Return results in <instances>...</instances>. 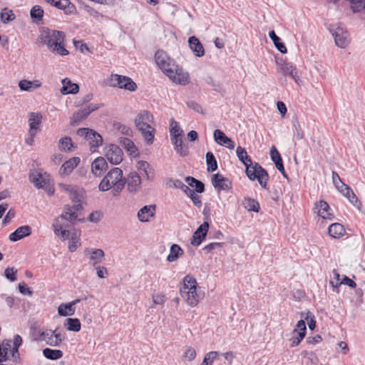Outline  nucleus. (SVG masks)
Instances as JSON below:
<instances>
[{"label": "nucleus", "instance_id": "1", "mask_svg": "<svg viewBox=\"0 0 365 365\" xmlns=\"http://www.w3.org/2000/svg\"><path fill=\"white\" fill-rule=\"evenodd\" d=\"M64 41L63 32L49 29H43L38 38L39 43L46 45L51 52L61 56L68 54V51L64 46Z\"/></svg>", "mask_w": 365, "mask_h": 365}, {"label": "nucleus", "instance_id": "2", "mask_svg": "<svg viewBox=\"0 0 365 365\" xmlns=\"http://www.w3.org/2000/svg\"><path fill=\"white\" fill-rule=\"evenodd\" d=\"M125 183V178H123L122 170L119 168H114L102 179L98 188L103 192L111 190L113 195L118 196L124 188Z\"/></svg>", "mask_w": 365, "mask_h": 365}, {"label": "nucleus", "instance_id": "3", "mask_svg": "<svg viewBox=\"0 0 365 365\" xmlns=\"http://www.w3.org/2000/svg\"><path fill=\"white\" fill-rule=\"evenodd\" d=\"M180 296L190 307H195L203 299L204 293L197 288L196 279L191 275H186L180 289Z\"/></svg>", "mask_w": 365, "mask_h": 365}, {"label": "nucleus", "instance_id": "4", "mask_svg": "<svg viewBox=\"0 0 365 365\" xmlns=\"http://www.w3.org/2000/svg\"><path fill=\"white\" fill-rule=\"evenodd\" d=\"M135 125L143 137H154L155 123L153 114L146 110H140L136 115Z\"/></svg>", "mask_w": 365, "mask_h": 365}, {"label": "nucleus", "instance_id": "5", "mask_svg": "<svg viewBox=\"0 0 365 365\" xmlns=\"http://www.w3.org/2000/svg\"><path fill=\"white\" fill-rule=\"evenodd\" d=\"M165 70H161L173 83L187 85L190 82L189 73L180 67L174 60L171 59L165 64Z\"/></svg>", "mask_w": 365, "mask_h": 365}, {"label": "nucleus", "instance_id": "6", "mask_svg": "<svg viewBox=\"0 0 365 365\" xmlns=\"http://www.w3.org/2000/svg\"><path fill=\"white\" fill-rule=\"evenodd\" d=\"M165 70H161L173 83L187 85L190 82L189 73L180 67L174 60L171 59L165 64Z\"/></svg>", "mask_w": 365, "mask_h": 365}, {"label": "nucleus", "instance_id": "7", "mask_svg": "<svg viewBox=\"0 0 365 365\" xmlns=\"http://www.w3.org/2000/svg\"><path fill=\"white\" fill-rule=\"evenodd\" d=\"M32 338L34 341L44 342L51 346H58L64 339L60 333L48 329H34L32 332Z\"/></svg>", "mask_w": 365, "mask_h": 365}, {"label": "nucleus", "instance_id": "8", "mask_svg": "<svg viewBox=\"0 0 365 365\" xmlns=\"http://www.w3.org/2000/svg\"><path fill=\"white\" fill-rule=\"evenodd\" d=\"M245 173L250 180H257L262 187H267L269 175L267 172L259 163H255L252 165L247 166Z\"/></svg>", "mask_w": 365, "mask_h": 365}, {"label": "nucleus", "instance_id": "9", "mask_svg": "<svg viewBox=\"0 0 365 365\" xmlns=\"http://www.w3.org/2000/svg\"><path fill=\"white\" fill-rule=\"evenodd\" d=\"M110 81L112 86L124 88L130 91H135L137 88L136 83L130 78L125 76L112 74Z\"/></svg>", "mask_w": 365, "mask_h": 365}, {"label": "nucleus", "instance_id": "10", "mask_svg": "<svg viewBox=\"0 0 365 365\" xmlns=\"http://www.w3.org/2000/svg\"><path fill=\"white\" fill-rule=\"evenodd\" d=\"M306 324L303 319L298 321L296 328L292 331V336L289 339L290 346H298L306 336Z\"/></svg>", "mask_w": 365, "mask_h": 365}, {"label": "nucleus", "instance_id": "11", "mask_svg": "<svg viewBox=\"0 0 365 365\" xmlns=\"http://www.w3.org/2000/svg\"><path fill=\"white\" fill-rule=\"evenodd\" d=\"M105 155L108 160L113 165L120 163L123 159V153L121 148L114 144H110L105 148Z\"/></svg>", "mask_w": 365, "mask_h": 365}, {"label": "nucleus", "instance_id": "12", "mask_svg": "<svg viewBox=\"0 0 365 365\" xmlns=\"http://www.w3.org/2000/svg\"><path fill=\"white\" fill-rule=\"evenodd\" d=\"M84 255L88 259L89 264L93 267L101 263L105 258V253L101 249L86 248Z\"/></svg>", "mask_w": 365, "mask_h": 365}, {"label": "nucleus", "instance_id": "13", "mask_svg": "<svg viewBox=\"0 0 365 365\" xmlns=\"http://www.w3.org/2000/svg\"><path fill=\"white\" fill-rule=\"evenodd\" d=\"M29 180L36 188H46L49 184L50 175L46 173L34 171L30 173Z\"/></svg>", "mask_w": 365, "mask_h": 365}, {"label": "nucleus", "instance_id": "14", "mask_svg": "<svg viewBox=\"0 0 365 365\" xmlns=\"http://www.w3.org/2000/svg\"><path fill=\"white\" fill-rule=\"evenodd\" d=\"M100 107L96 104H90L86 108L80 109L75 112L70 118V123L72 125H77L83 119L86 118L91 112L96 110Z\"/></svg>", "mask_w": 365, "mask_h": 365}, {"label": "nucleus", "instance_id": "15", "mask_svg": "<svg viewBox=\"0 0 365 365\" xmlns=\"http://www.w3.org/2000/svg\"><path fill=\"white\" fill-rule=\"evenodd\" d=\"M197 138H171L175 150L180 156H187L189 153V142L195 141Z\"/></svg>", "mask_w": 365, "mask_h": 365}, {"label": "nucleus", "instance_id": "16", "mask_svg": "<svg viewBox=\"0 0 365 365\" xmlns=\"http://www.w3.org/2000/svg\"><path fill=\"white\" fill-rule=\"evenodd\" d=\"M336 44L340 48H345L349 43V34L342 27L330 29Z\"/></svg>", "mask_w": 365, "mask_h": 365}, {"label": "nucleus", "instance_id": "17", "mask_svg": "<svg viewBox=\"0 0 365 365\" xmlns=\"http://www.w3.org/2000/svg\"><path fill=\"white\" fill-rule=\"evenodd\" d=\"M212 183L214 187L218 190H228L232 187L231 181L220 173L213 175Z\"/></svg>", "mask_w": 365, "mask_h": 365}, {"label": "nucleus", "instance_id": "18", "mask_svg": "<svg viewBox=\"0 0 365 365\" xmlns=\"http://www.w3.org/2000/svg\"><path fill=\"white\" fill-rule=\"evenodd\" d=\"M108 169V163L103 157L96 158L91 163V173L96 177H101Z\"/></svg>", "mask_w": 365, "mask_h": 365}, {"label": "nucleus", "instance_id": "19", "mask_svg": "<svg viewBox=\"0 0 365 365\" xmlns=\"http://www.w3.org/2000/svg\"><path fill=\"white\" fill-rule=\"evenodd\" d=\"M209 229L207 222H204L197 230L193 233L191 239V244L194 246H198L201 244L202 240L205 237Z\"/></svg>", "mask_w": 365, "mask_h": 365}, {"label": "nucleus", "instance_id": "20", "mask_svg": "<svg viewBox=\"0 0 365 365\" xmlns=\"http://www.w3.org/2000/svg\"><path fill=\"white\" fill-rule=\"evenodd\" d=\"M60 220H54L52 227L54 233L63 241L66 240L70 237V232L68 230V223H59Z\"/></svg>", "mask_w": 365, "mask_h": 365}, {"label": "nucleus", "instance_id": "21", "mask_svg": "<svg viewBox=\"0 0 365 365\" xmlns=\"http://www.w3.org/2000/svg\"><path fill=\"white\" fill-rule=\"evenodd\" d=\"M80 163V158L78 157H73L69 160H66L63 164L61 166L59 169V175L61 177H66L69 175L73 169L77 167V165Z\"/></svg>", "mask_w": 365, "mask_h": 365}, {"label": "nucleus", "instance_id": "22", "mask_svg": "<svg viewBox=\"0 0 365 365\" xmlns=\"http://www.w3.org/2000/svg\"><path fill=\"white\" fill-rule=\"evenodd\" d=\"M125 181L127 183V190L130 192H136L140 187L141 178L135 172L130 173L127 179H125Z\"/></svg>", "mask_w": 365, "mask_h": 365}, {"label": "nucleus", "instance_id": "23", "mask_svg": "<svg viewBox=\"0 0 365 365\" xmlns=\"http://www.w3.org/2000/svg\"><path fill=\"white\" fill-rule=\"evenodd\" d=\"M28 120L29 122V133L31 137H34L36 134V130L39 128V125L42 120V115L40 113L31 112L28 115Z\"/></svg>", "mask_w": 365, "mask_h": 365}, {"label": "nucleus", "instance_id": "24", "mask_svg": "<svg viewBox=\"0 0 365 365\" xmlns=\"http://www.w3.org/2000/svg\"><path fill=\"white\" fill-rule=\"evenodd\" d=\"M80 299H76L67 304H61L58 307V314L62 317L73 315L76 312L75 305L80 302Z\"/></svg>", "mask_w": 365, "mask_h": 365}, {"label": "nucleus", "instance_id": "25", "mask_svg": "<svg viewBox=\"0 0 365 365\" xmlns=\"http://www.w3.org/2000/svg\"><path fill=\"white\" fill-rule=\"evenodd\" d=\"M156 206L155 205H145L138 212V217L140 222H148L150 217L155 215Z\"/></svg>", "mask_w": 365, "mask_h": 365}, {"label": "nucleus", "instance_id": "26", "mask_svg": "<svg viewBox=\"0 0 365 365\" xmlns=\"http://www.w3.org/2000/svg\"><path fill=\"white\" fill-rule=\"evenodd\" d=\"M31 233V227L28 225H24L17 228L14 232L9 235V240L12 242H16L26 236L30 235Z\"/></svg>", "mask_w": 365, "mask_h": 365}, {"label": "nucleus", "instance_id": "27", "mask_svg": "<svg viewBox=\"0 0 365 365\" xmlns=\"http://www.w3.org/2000/svg\"><path fill=\"white\" fill-rule=\"evenodd\" d=\"M136 168L138 171L143 172L147 180H152L154 178V170L147 161H138L136 163Z\"/></svg>", "mask_w": 365, "mask_h": 365}, {"label": "nucleus", "instance_id": "28", "mask_svg": "<svg viewBox=\"0 0 365 365\" xmlns=\"http://www.w3.org/2000/svg\"><path fill=\"white\" fill-rule=\"evenodd\" d=\"M77 217L78 215L75 212V210L70 208L69 205H66L64 207L63 213L55 220H60L59 223H65L63 222L64 220L73 223L74 221L76 220Z\"/></svg>", "mask_w": 365, "mask_h": 365}, {"label": "nucleus", "instance_id": "29", "mask_svg": "<svg viewBox=\"0 0 365 365\" xmlns=\"http://www.w3.org/2000/svg\"><path fill=\"white\" fill-rule=\"evenodd\" d=\"M63 86L61 88V93L63 95L66 94H76L78 92L79 86L76 83H71V81L66 78L62 80Z\"/></svg>", "mask_w": 365, "mask_h": 365}, {"label": "nucleus", "instance_id": "30", "mask_svg": "<svg viewBox=\"0 0 365 365\" xmlns=\"http://www.w3.org/2000/svg\"><path fill=\"white\" fill-rule=\"evenodd\" d=\"M188 43L191 50L197 57L204 56L205 51L202 44L195 36H191L188 39Z\"/></svg>", "mask_w": 365, "mask_h": 365}, {"label": "nucleus", "instance_id": "31", "mask_svg": "<svg viewBox=\"0 0 365 365\" xmlns=\"http://www.w3.org/2000/svg\"><path fill=\"white\" fill-rule=\"evenodd\" d=\"M171 60V58L168 56V54L162 50H158L155 54V61L158 66L161 70H165V64L168 63Z\"/></svg>", "mask_w": 365, "mask_h": 365}, {"label": "nucleus", "instance_id": "32", "mask_svg": "<svg viewBox=\"0 0 365 365\" xmlns=\"http://www.w3.org/2000/svg\"><path fill=\"white\" fill-rule=\"evenodd\" d=\"M316 209L317 210L318 215L321 216L324 219H331L332 214H331L329 210L330 209L328 203L324 200H321L316 205Z\"/></svg>", "mask_w": 365, "mask_h": 365}, {"label": "nucleus", "instance_id": "33", "mask_svg": "<svg viewBox=\"0 0 365 365\" xmlns=\"http://www.w3.org/2000/svg\"><path fill=\"white\" fill-rule=\"evenodd\" d=\"M184 254L183 250L177 244L171 245L170 253L167 257V260L170 262H173Z\"/></svg>", "mask_w": 365, "mask_h": 365}, {"label": "nucleus", "instance_id": "34", "mask_svg": "<svg viewBox=\"0 0 365 365\" xmlns=\"http://www.w3.org/2000/svg\"><path fill=\"white\" fill-rule=\"evenodd\" d=\"M63 326L68 331L78 332L81 330V324L77 318H67L63 322Z\"/></svg>", "mask_w": 365, "mask_h": 365}, {"label": "nucleus", "instance_id": "35", "mask_svg": "<svg viewBox=\"0 0 365 365\" xmlns=\"http://www.w3.org/2000/svg\"><path fill=\"white\" fill-rule=\"evenodd\" d=\"M279 71L284 76H290L296 83H298L299 77L297 74L296 68L292 65L289 63L282 64Z\"/></svg>", "mask_w": 365, "mask_h": 365}, {"label": "nucleus", "instance_id": "36", "mask_svg": "<svg viewBox=\"0 0 365 365\" xmlns=\"http://www.w3.org/2000/svg\"><path fill=\"white\" fill-rule=\"evenodd\" d=\"M345 229L340 223H333L329 227V234L334 238H339L344 235Z\"/></svg>", "mask_w": 365, "mask_h": 365}, {"label": "nucleus", "instance_id": "37", "mask_svg": "<svg viewBox=\"0 0 365 365\" xmlns=\"http://www.w3.org/2000/svg\"><path fill=\"white\" fill-rule=\"evenodd\" d=\"M113 130L115 132V134H120L127 136L132 135L133 131L132 129L119 122H115L113 123Z\"/></svg>", "mask_w": 365, "mask_h": 365}, {"label": "nucleus", "instance_id": "38", "mask_svg": "<svg viewBox=\"0 0 365 365\" xmlns=\"http://www.w3.org/2000/svg\"><path fill=\"white\" fill-rule=\"evenodd\" d=\"M122 143L129 155L133 157L138 155L139 153L138 148L130 138H123Z\"/></svg>", "mask_w": 365, "mask_h": 365}, {"label": "nucleus", "instance_id": "39", "mask_svg": "<svg viewBox=\"0 0 365 365\" xmlns=\"http://www.w3.org/2000/svg\"><path fill=\"white\" fill-rule=\"evenodd\" d=\"M242 205L248 211L255 212H258L260 208L259 202L250 197H245L242 201Z\"/></svg>", "mask_w": 365, "mask_h": 365}, {"label": "nucleus", "instance_id": "40", "mask_svg": "<svg viewBox=\"0 0 365 365\" xmlns=\"http://www.w3.org/2000/svg\"><path fill=\"white\" fill-rule=\"evenodd\" d=\"M43 356L51 360H57L63 356V351L58 349L46 348L43 350Z\"/></svg>", "mask_w": 365, "mask_h": 365}, {"label": "nucleus", "instance_id": "41", "mask_svg": "<svg viewBox=\"0 0 365 365\" xmlns=\"http://www.w3.org/2000/svg\"><path fill=\"white\" fill-rule=\"evenodd\" d=\"M269 38L272 40L275 47L280 51L282 53H286L287 50L285 45L282 43L280 41V38L278 37L274 31H271L269 33Z\"/></svg>", "mask_w": 365, "mask_h": 365}, {"label": "nucleus", "instance_id": "42", "mask_svg": "<svg viewBox=\"0 0 365 365\" xmlns=\"http://www.w3.org/2000/svg\"><path fill=\"white\" fill-rule=\"evenodd\" d=\"M343 195H344L346 198L349 199V202L356 207L358 209H360L361 202L358 200L356 195L354 193L353 190L348 186V190H344V192H341Z\"/></svg>", "mask_w": 365, "mask_h": 365}, {"label": "nucleus", "instance_id": "43", "mask_svg": "<svg viewBox=\"0 0 365 365\" xmlns=\"http://www.w3.org/2000/svg\"><path fill=\"white\" fill-rule=\"evenodd\" d=\"M186 182L189 186L195 187V190L198 193H202L205 190L204 184L192 177H187L185 178Z\"/></svg>", "mask_w": 365, "mask_h": 365}, {"label": "nucleus", "instance_id": "44", "mask_svg": "<svg viewBox=\"0 0 365 365\" xmlns=\"http://www.w3.org/2000/svg\"><path fill=\"white\" fill-rule=\"evenodd\" d=\"M1 21L3 24H8L9 22L15 19L16 16L13 11L6 7L4 8L0 13Z\"/></svg>", "mask_w": 365, "mask_h": 365}, {"label": "nucleus", "instance_id": "45", "mask_svg": "<svg viewBox=\"0 0 365 365\" xmlns=\"http://www.w3.org/2000/svg\"><path fill=\"white\" fill-rule=\"evenodd\" d=\"M58 147L61 150L66 152H71L75 148V145L72 142V138H61Z\"/></svg>", "mask_w": 365, "mask_h": 365}, {"label": "nucleus", "instance_id": "46", "mask_svg": "<svg viewBox=\"0 0 365 365\" xmlns=\"http://www.w3.org/2000/svg\"><path fill=\"white\" fill-rule=\"evenodd\" d=\"M332 180L336 188L340 192H344V190H348V185L344 184L340 179L339 175L334 171L332 172Z\"/></svg>", "mask_w": 365, "mask_h": 365}, {"label": "nucleus", "instance_id": "47", "mask_svg": "<svg viewBox=\"0 0 365 365\" xmlns=\"http://www.w3.org/2000/svg\"><path fill=\"white\" fill-rule=\"evenodd\" d=\"M206 161L207 165V171L213 172L217 170V164L214 155L211 152L206 154Z\"/></svg>", "mask_w": 365, "mask_h": 365}, {"label": "nucleus", "instance_id": "48", "mask_svg": "<svg viewBox=\"0 0 365 365\" xmlns=\"http://www.w3.org/2000/svg\"><path fill=\"white\" fill-rule=\"evenodd\" d=\"M329 284L332 286L334 289L338 288L342 284L348 285L351 288H354L356 286L355 282H354L352 279H349L346 276H344L343 279L340 282H336V284H334V281L331 279L330 280Z\"/></svg>", "mask_w": 365, "mask_h": 365}, {"label": "nucleus", "instance_id": "49", "mask_svg": "<svg viewBox=\"0 0 365 365\" xmlns=\"http://www.w3.org/2000/svg\"><path fill=\"white\" fill-rule=\"evenodd\" d=\"M77 135L79 137H102L95 130L86 128H79L77 130Z\"/></svg>", "mask_w": 365, "mask_h": 365}, {"label": "nucleus", "instance_id": "50", "mask_svg": "<svg viewBox=\"0 0 365 365\" xmlns=\"http://www.w3.org/2000/svg\"><path fill=\"white\" fill-rule=\"evenodd\" d=\"M48 4L56 7L58 9H65L70 4H71L69 0H44Z\"/></svg>", "mask_w": 365, "mask_h": 365}, {"label": "nucleus", "instance_id": "51", "mask_svg": "<svg viewBox=\"0 0 365 365\" xmlns=\"http://www.w3.org/2000/svg\"><path fill=\"white\" fill-rule=\"evenodd\" d=\"M170 126V133L171 137H180L182 135V130L180 129L175 120L171 119Z\"/></svg>", "mask_w": 365, "mask_h": 365}, {"label": "nucleus", "instance_id": "52", "mask_svg": "<svg viewBox=\"0 0 365 365\" xmlns=\"http://www.w3.org/2000/svg\"><path fill=\"white\" fill-rule=\"evenodd\" d=\"M80 245V239L77 232H75L71 236L69 242H68V250L70 252H75L77 247Z\"/></svg>", "mask_w": 365, "mask_h": 365}, {"label": "nucleus", "instance_id": "53", "mask_svg": "<svg viewBox=\"0 0 365 365\" xmlns=\"http://www.w3.org/2000/svg\"><path fill=\"white\" fill-rule=\"evenodd\" d=\"M83 9L86 14L95 19L103 18L104 16L98 10L91 6L86 4L84 6Z\"/></svg>", "mask_w": 365, "mask_h": 365}, {"label": "nucleus", "instance_id": "54", "mask_svg": "<svg viewBox=\"0 0 365 365\" xmlns=\"http://www.w3.org/2000/svg\"><path fill=\"white\" fill-rule=\"evenodd\" d=\"M301 317H304L305 320L307 321L309 328L311 330H313L315 328L316 321L314 319V316L310 312H307L306 314H304L303 312L301 313Z\"/></svg>", "mask_w": 365, "mask_h": 365}, {"label": "nucleus", "instance_id": "55", "mask_svg": "<svg viewBox=\"0 0 365 365\" xmlns=\"http://www.w3.org/2000/svg\"><path fill=\"white\" fill-rule=\"evenodd\" d=\"M31 16L33 19L41 20L43 16V10L40 6L36 5L31 10Z\"/></svg>", "mask_w": 365, "mask_h": 365}, {"label": "nucleus", "instance_id": "56", "mask_svg": "<svg viewBox=\"0 0 365 365\" xmlns=\"http://www.w3.org/2000/svg\"><path fill=\"white\" fill-rule=\"evenodd\" d=\"M215 142L220 145L225 146L230 149H233L235 143L231 138H215Z\"/></svg>", "mask_w": 365, "mask_h": 365}, {"label": "nucleus", "instance_id": "57", "mask_svg": "<svg viewBox=\"0 0 365 365\" xmlns=\"http://www.w3.org/2000/svg\"><path fill=\"white\" fill-rule=\"evenodd\" d=\"M89 141L90 150L92 153L96 151V149L103 145V138H90Z\"/></svg>", "mask_w": 365, "mask_h": 365}, {"label": "nucleus", "instance_id": "58", "mask_svg": "<svg viewBox=\"0 0 365 365\" xmlns=\"http://www.w3.org/2000/svg\"><path fill=\"white\" fill-rule=\"evenodd\" d=\"M188 197L192 200L193 204L197 206V207H201L202 206V200L200 195L196 194L195 191L192 190L191 191V193H189L187 195Z\"/></svg>", "mask_w": 365, "mask_h": 365}, {"label": "nucleus", "instance_id": "59", "mask_svg": "<svg viewBox=\"0 0 365 365\" xmlns=\"http://www.w3.org/2000/svg\"><path fill=\"white\" fill-rule=\"evenodd\" d=\"M17 271L14 267H7L4 271L5 277L11 282L16 279V274Z\"/></svg>", "mask_w": 365, "mask_h": 365}, {"label": "nucleus", "instance_id": "60", "mask_svg": "<svg viewBox=\"0 0 365 365\" xmlns=\"http://www.w3.org/2000/svg\"><path fill=\"white\" fill-rule=\"evenodd\" d=\"M269 154L272 160L274 163H277V162H280L282 160L279 153L277 151V148L274 146H272L271 148Z\"/></svg>", "mask_w": 365, "mask_h": 365}, {"label": "nucleus", "instance_id": "61", "mask_svg": "<svg viewBox=\"0 0 365 365\" xmlns=\"http://www.w3.org/2000/svg\"><path fill=\"white\" fill-rule=\"evenodd\" d=\"M19 86L21 91H31L32 89V83L31 81L21 80L19 83Z\"/></svg>", "mask_w": 365, "mask_h": 365}, {"label": "nucleus", "instance_id": "62", "mask_svg": "<svg viewBox=\"0 0 365 365\" xmlns=\"http://www.w3.org/2000/svg\"><path fill=\"white\" fill-rule=\"evenodd\" d=\"M183 356L188 361H192L196 356V351L192 347L189 346L187 348Z\"/></svg>", "mask_w": 365, "mask_h": 365}, {"label": "nucleus", "instance_id": "63", "mask_svg": "<svg viewBox=\"0 0 365 365\" xmlns=\"http://www.w3.org/2000/svg\"><path fill=\"white\" fill-rule=\"evenodd\" d=\"M152 299L155 304H163L165 302V296L162 294H153Z\"/></svg>", "mask_w": 365, "mask_h": 365}, {"label": "nucleus", "instance_id": "64", "mask_svg": "<svg viewBox=\"0 0 365 365\" xmlns=\"http://www.w3.org/2000/svg\"><path fill=\"white\" fill-rule=\"evenodd\" d=\"M237 155L240 161H243L244 159H247L246 158L248 157L247 151L245 148L238 146L237 148Z\"/></svg>", "mask_w": 365, "mask_h": 365}]
</instances>
